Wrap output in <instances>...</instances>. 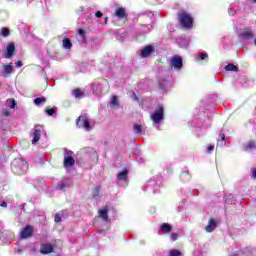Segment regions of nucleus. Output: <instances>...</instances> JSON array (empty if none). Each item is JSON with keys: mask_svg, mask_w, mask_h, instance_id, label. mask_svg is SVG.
<instances>
[{"mask_svg": "<svg viewBox=\"0 0 256 256\" xmlns=\"http://www.w3.org/2000/svg\"><path fill=\"white\" fill-rule=\"evenodd\" d=\"M213 149H215V146L214 145H210L207 147V153H212L213 152Z\"/></svg>", "mask_w": 256, "mask_h": 256, "instance_id": "39", "label": "nucleus"}, {"mask_svg": "<svg viewBox=\"0 0 256 256\" xmlns=\"http://www.w3.org/2000/svg\"><path fill=\"white\" fill-rule=\"evenodd\" d=\"M54 221H55V223H60V221H61V215H60V214H56V215H55V218H54Z\"/></svg>", "mask_w": 256, "mask_h": 256, "instance_id": "38", "label": "nucleus"}, {"mask_svg": "<svg viewBox=\"0 0 256 256\" xmlns=\"http://www.w3.org/2000/svg\"><path fill=\"white\" fill-rule=\"evenodd\" d=\"M3 114L5 115V117H9V111H4Z\"/></svg>", "mask_w": 256, "mask_h": 256, "instance_id": "44", "label": "nucleus"}, {"mask_svg": "<svg viewBox=\"0 0 256 256\" xmlns=\"http://www.w3.org/2000/svg\"><path fill=\"white\" fill-rule=\"evenodd\" d=\"M105 23H107V18H105Z\"/></svg>", "mask_w": 256, "mask_h": 256, "instance_id": "46", "label": "nucleus"}, {"mask_svg": "<svg viewBox=\"0 0 256 256\" xmlns=\"http://www.w3.org/2000/svg\"><path fill=\"white\" fill-rule=\"evenodd\" d=\"M199 59L205 61V59H209V55H207V53H199Z\"/></svg>", "mask_w": 256, "mask_h": 256, "instance_id": "34", "label": "nucleus"}, {"mask_svg": "<svg viewBox=\"0 0 256 256\" xmlns=\"http://www.w3.org/2000/svg\"><path fill=\"white\" fill-rule=\"evenodd\" d=\"M253 149H256L255 142L250 141L246 145H244V151H253Z\"/></svg>", "mask_w": 256, "mask_h": 256, "instance_id": "21", "label": "nucleus"}, {"mask_svg": "<svg viewBox=\"0 0 256 256\" xmlns=\"http://www.w3.org/2000/svg\"><path fill=\"white\" fill-rule=\"evenodd\" d=\"M229 15H235V11H233V9L229 10Z\"/></svg>", "mask_w": 256, "mask_h": 256, "instance_id": "43", "label": "nucleus"}, {"mask_svg": "<svg viewBox=\"0 0 256 256\" xmlns=\"http://www.w3.org/2000/svg\"><path fill=\"white\" fill-rule=\"evenodd\" d=\"M170 67L171 69H175L176 71H180L183 67V59L181 56H174L170 59Z\"/></svg>", "mask_w": 256, "mask_h": 256, "instance_id": "8", "label": "nucleus"}, {"mask_svg": "<svg viewBox=\"0 0 256 256\" xmlns=\"http://www.w3.org/2000/svg\"><path fill=\"white\" fill-rule=\"evenodd\" d=\"M28 169L29 165L23 158L15 159L12 162V171L15 175H25Z\"/></svg>", "mask_w": 256, "mask_h": 256, "instance_id": "1", "label": "nucleus"}, {"mask_svg": "<svg viewBox=\"0 0 256 256\" xmlns=\"http://www.w3.org/2000/svg\"><path fill=\"white\" fill-rule=\"evenodd\" d=\"M72 155L73 152L71 150L64 151V167L69 168L75 165V158Z\"/></svg>", "mask_w": 256, "mask_h": 256, "instance_id": "7", "label": "nucleus"}, {"mask_svg": "<svg viewBox=\"0 0 256 256\" xmlns=\"http://www.w3.org/2000/svg\"><path fill=\"white\" fill-rule=\"evenodd\" d=\"M46 113L49 116L55 115V108L46 109Z\"/></svg>", "mask_w": 256, "mask_h": 256, "instance_id": "35", "label": "nucleus"}, {"mask_svg": "<svg viewBox=\"0 0 256 256\" xmlns=\"http://www.w3.org/2000/svg\"><path fill=\"white\" fill-rule=\"evenodd\" d=\"M111 107H119V100H117V96H112L110 101Z\"/></svg>", "mask_w": 256, "mask_h": 256, "instance_id": "28", "label": "nucleus"}, {"mask_svg": "<svg viewBox=\"0 0 256 256\" xmlns=\"http://www.w3.org/2000/svg\"><path fill=\"white\" fill-rule=\"evenodd\" d=\"M225 70L226 71H238V68L234 64H228V65H226Z\"/></svg>", "mask_w": 256, "mask_h": 256, "instance_id": "31", "label": "nucleus"}, {"mask_svg": "<svg viewBox=\"0 0 256 256\" xmlns=\"http://www.w3.org/2000/svg\"><path fill=\"white\" fill-rule=\"evenodd\" d=\"M40 253L42 255H49V253H53V245L51 244H42L40 247Z\"/></svg>", "mask_w": 256, "mask_h": 256, "instance_id": "13", "label": "nucleus"}, {"mask_svg": "<svg viewBox=\"0 0 256 256\" xmlns=\"http://www.w3.org/2000/svg\"><path fill=\"white\" fill-rule=\"evenodd\" d=\"M154 51L155 49L153 48V46H145L141 51V57L145 59L149 57V55H151V53H153Z\"/></svg>", "mask_w": 256, "mask_h": 256, "instance_id": "14", "label": "nucleus"}, {"mask_svg": "<svg viewBox=\"0 0 256 256\" xmlns=\"http://www.w3.org/2000/svg\"><path fill=\"white\" fill-rule=\"evenodd\" d=\"M15 65H16L17 68L23 67V62L17 61V62L15 63Z\"/></svg>", "mask_w": 256, "mask_h": 256, "instance_id": "40", "label": "nucleus"}, {"mask_svg": "<svg viewBox=\"0 0 256 256\" xmlns=\"http://www.w3.org/2000/svg\"><path fill=\"white\" fill-rule=\"evenodd\" d=\"M72 95L76 97V99H83V97H85V93H83V91L80 89H74L72 91Z\"/></svg>", "mask_w": 256, "mask_h": 256, "instance_id": "18", "label": "nucleus"}, {"mask_svg": "<svg viewBox=\"0 0 256 256\" xmlns=\"http://www.w3.org/2000/svg\"><path fill=\"white\" fill-rule=\"evenodd\" d=\"M0 207H7V202L3 201V202L0 204Z\"/></svg>", "mask_w": 256, "mask_h": 256, "instance_id": "42", "label": "nucleus"}, {"mask_svg": "<svg viewBox=\"0 0 256 256\" xmlns=\"http://www.w3.org/2000/svg\"><path fill=\"white\" fill-rule=\"evenodd\" d=\"M168 256H181V252L179 250H170Z\"/></svg>", "mask_w": 256, "mask_h": 256, "instance_id": "32", "label": "nucleus"}, {"mask_svg": "<svg viewBox=\"0 0 256 256\" xmlns=\"http://www.w3.org/2000/svg\"><path fill=\"white\" fill-rule=\"evenodd\" d=\"M76 125L79 129H85V131H90L93 129V123H91V118L87 114L81 115L76 120Z\"/></svg>", "mask_w": 256, "mask_h": 256, "instance_id": "3", "label": "nucleus"}, {"mask_svg": "<svg viewBox=\"0 0 256 256\" xmlns=\"http://www.w3.org/2000/svg\"><path fill=\"white\" fill-rule=\"evenodd\" d=\"M106 87V90L103 89ZM92 91L95 95H101V93H109V82L107 80H103L101 84H93Z\"/></svg>", "mask_w": 256, "mask_h": 256, "instance_id": "6", "label": "nucleus"}, {"mask_svg": "<svg viewBox=\"0 0 256 256\" xmlns=\"http://www.w3.org/2000/svg\"><path fill=\"white\" fill-rule=\"evenodd\" d=\"M108 210L107 208H104L103 210L99 211V217H101V219H103L104 221H107V219H109V216L107 215Z\"/></svg>", "mask_w": 256, "mask_h": 256, "instance_id": "24", "label": "nucleus"}, {"mask_svg": "<svg viewBox=\"0 0 256 256\" xmlns=\"http://www.w3.org/2000/svg\"><path fill=\"white\" fill-rule=\"evenodd\" d=\"M13 55H15V44L9 43L6 48L5 58L11 59V57H13Z\"/></svg>", "mask_w": 256, "mask_h": 256, "instance_id": "11", "label": "nucleus"}, {"mask_svg": "<svg viewBox=\"0 0 256 256\" xmlns=\"http://www.w3.org/2000/svg\"><path fill=\"white\" fill-rule=\"evenodd\" d=\"M32 137V145H36L39 139H41V130L36 128L32 133Z\"/></svg>", "mask_w": 256, "mask_h": 256, "instance_id": "17", "label": "nucleus"}, {"mask_svg": "<svg viewBox=\"0 0 256 256\" xmlns=\"http://www.w3.org/2000/svg\"><path fill=\"white\" fill-rule=\"evenodd\" d=\"M215 229H217V222H215L214 219H210L208 222V225L205 228V231L207 233H213V231H215Z\"/></svg>", "mask_w": 256, "mask_h": 256, "instance_id": "15", "label": "nucleus"}, {"mask_svg": "<svg viewBox=\"0 0 256 256\" xmlns=\"http://www.w3.org/2000/svg\"><path fill=\"white\" fill-rule=\"evenodd\" d=\"M95 16L98 17V18L103 17V13L97 11V12L95 13Z\"/></svg>", "mask_w": 256, "mask_h": 256, "instance_id": "41", "label": "nucleus"}, {"mask_svg": "<svg viewBox=\"0 0 256 256\" xmlns=\"http://www.w3.org/2000/svg\"><path fill=\"white\" fill-rule=\"evenodd\" d=\"M238 37L243 39V41H249L254 39L255 35L253 34V31H251V28H245L242 32L239 33Z\"/></svg>", "mask_w": 256, "mask_h": 256, "instance_id": "9", "label": "nucleus"}, {"mask_svg": "<svg viewBox=\"0 0 256 256\" xmlns=\"http://www.w3.org/2000/svg\"><path fill=\"white\" fill-rule=\"evenodd\" d=\"M3 71H4L5 75H11V73L13 72V65L4 64L3 65Z\"/></svg>", "mask_w": 256, "mask_h": 256, "instance_id": "19", "label": "nucleus"}, {"mask_svg": "<svg viewBox=\"0 0 256 256\" xmlns=\"http://www.w3.org/2000/svg\"><path fill=\"white\" fill-rule=\"evenodd\" d=\"M71 184V180L65 179L57 184L56 189H58L59 191H65V189H67V187H69Z\"/></svg>", "mask_w": 256, "mask_h": 256, "instance_id": "12", "label": "nucleus"}, {"mask_svg": "<svg viewBox=\"0 0 256 256\" xmlns=\"http://www.w3.org/2000/svg\"><path fill=\"white\" fill-rule=\"evenodd\" d=\"M164 115H165V111H164L163 105H158L155 111L151 113L150 119L153 122V126L156 129H159V125H161Z\"/></svg>", "mask_w": 256, "mask_h": 256, "instance_id": "2", "label": "nucleus"}, {"mask_svg": "<svg viewBox=\"0 0 256 256\" xmlns=\"http://www.w3.org/2000/svg\"><path fill=\"white\" fill-rule=\"evenodd\" d=\"M182 181H191V175H189L188 171H184L181 174Z\"/></svg>", "mask_w": 256, "mask_h": 256, "instance_id": "26", "label": "nucleus"}, {"mask_svg": "<svg viewBox=\"0 0 256 256\" xmlns=\"http://www.w3.org/2000/svg\"><path fill=\"white\" fill-rule=\"evenodd\" d=\"M6 105L10 109H15V106L17 105V102H15V100H7Z\"/></svg>", "mask_w": 256, "mask_h": 256, "instance_id": "30", "label": "nucleus"}, {"mask_svg": "<svg viewBox=\"0 0 256 256\" xmlns=\"http://www.w3.org/2000/svg\"><path fill=\"white\" fill-rule=\"evenodd\" d=\"M160 229H161V231H163V233H169V231H171L172 227L167 223H163L160 226Z\"/></svg>", "mask_w": 256, "mask_h": 256, "instance_id": "25", "label": "nucleus"}, {"mask_svg": "<svg viewBox=\"0 0 256 256\" xmlns=\"http://www.w3.org/2000/svg\"><path fill=\"white\" fill-rule=\"evenodd\" d=\"M217 145L219 147H225V145H227V140L225 139V134H220Z\"/></svg>", "mask_w": 256, "mask_h": 256, "instance_id": "20", "label": "nucleus"}, {"mask_svg": "<svg viewBox=\"0 0 256 256\" xmlns=\"http://www.w3.org/2000/svg\"><path fill=\"white\" fill-rule=\"evenodd\" d=\"M179 237V235L177 233H172L171 236H170V239L172 241H177V238Z\"/></svg>", "mask_w": 256, "mask_h": 256, "instance_id": "37", "label": "nucleus"}, {"mask_svg": "<svg viewBox=\"0 0 256 256\" xmlns=\"http://www.w3.org/2000/svg\"><path fill=\"white\" fill-rule=\"evenodd\" d=\"M62 45H63L64 49H71V47H73V43H71V40L69 38H65L62 41Z\"/></svg>", "mask_w": 256, "mask_h": 256, "instance_id": "22", "label": "nucleus"}, {"mask_svg": "<svg viewBox=\"0 0 256 256\" xmlns=\"http://www.w3.org/2000/svg\"><path fill=\"white\" fill-rule=\"evenodd\" d=\"M101 193V188L95 187L92 191V197L93 199H97Z\"/></svg>", "mask_w": 256, "mask_h": 256, "instance_id": "27", "label": "nucleus"}, {"mask_svg": "<svg viewBox=\"0 0 256 256\" xmlns=\"http://www.w3.org/2000/svg\"><path fill=\"white\" fill-rule=\"evenodd\" d=\"M129 170L124 169L117 174L116 183L119 187H127L129 185Z\"/></svg>", "mask_w": 256, "mask_h": 256, "instance_id": "4", "label": "nucleus"}, {"mask_svg": "<svg viewBox=\"0 0 256 256\" xmlns=\"http://www.w3.org/2000/svg\"><path fill=\"white\" fill-rule=\"evenodd\" d=\"M187 45H189V42H188V41H186V44H184V45H183V44H180L181 47H187Z\"/></svg>", "mask_w": 256, "mask_h": 256, "instance_id": "45", "label": "nucleus"}, {"mask_svg": "<svg viewBox=\"0 0 256 256\" xmlns=\"http://www.w3.org/2000/svg\"><path fill=\"white\" fill-rule=\"evenodd\" d=\"M135 135H141L143 133V126L139 124H134L133 126Z\"/></svg>", "mask_w": 256, "mask_h": 256, "instance_id": "23", "label": "nucleus"}, {"mask_svg": "<svg viewBox=\"0 0 256 256\" xmlns=\"http://www.w3.org/2000/svg\"><path fill=\"white\" fill-rule=\"evenodd\" d=\"M178 19L185 29H191L193 27V18L187 13L179 14Z\"/></svg>", "mask_w": 256, "mask_h": 256, "instance_id": "5", "label": "nucleus"}, {"mask_svg": "<svg viewBox=\"0 0 256 256\" xmlns=\"http://www.w3.org/2000/svg\"><path fill=\"white\" fill-rule=\"evenodd\" d=\"M33 235V227L26 226L24 229H22L20 237L21 239H27Z\"/></svg>", "mask_w": 256, "mask_h": 256, "instance_id": "10", "label": "nucleus"}, {"mask_svg": "<svg viewBox=\"0 0 256 256\" xmlns=\"http://www.w3.org/2000/svg\"><path fill=\"white\" fill-rule=\"evenodd\" d=\"M45 101H47V98H45V97H38V98L34 99V103L36 105H41V103H45Z\"/></svg>", "mask_w": 256, "mask_h": 256, "instance_id": "29", "label": "nucleus"}, {"mask_svg": "<svg viewBox=\"0 0 256 256\" xmlns=\"http://www.w3.org/2000/svg\"><path fill=\"white\" fill-rule=\"evenodd\" d=\"M114 15L115 17H118V19H127V12L123 7L116 9Z\"/></svg>", "mask_w": 256, "mask_h": 256, "instance_id": "16", "label": "nucleus"}, {"mask_svg": "<svg viewBox=\"0 0 256 256\" xmlns=\"http://www.w3.org/2000/svg\"><path fill=\"white\" fill-rule=\"evenodd\" d=\"M78 35H80L82 41H85V39H86L85 30L79 29L78 30Z\"/></svg>", "mask_w": 256, "mask_h": 256, "instance_id": "33", "label": "nucleus"}, {"mask_svg": "<svg viewBox=\"0 0 256 256\" xmlns=\"http://www.w3.org/2000/svg\"><path fill=\"white\" fill-rule=\"evenodd\" d=\"M2 35H3V37H9V29L2 28Z\"/></svg>", "mask_w": 256, "mask_h": 256, "instance_id": "36", "label": "nucleus"}]
</instances>
